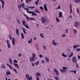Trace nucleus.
I'll use <instances>...</instances> for the list:
<instances>
[{
  "label": "nucleus",
  "instance_id": "nucleus-1",
  "mask_svg": "<svg viewBox=\"0 0 80 80\" xmlns=\"http://www.w3.org/2000/svg\"><path fill=\"white\" fill-rule=\"evenodd\" d=\"M25 4L23 3H22L21 5H18V6L20 8H22V7H23V8L24 10H28V8H26L24 7H25Z\"/></svg>",
  "mask_w": 80,
  "mask_h": 80
},
{
  "label": "nucleus",
  "instance_id": "nucleus-2",
  "mask_svg": "<svg viewBox=\"0 0 80 80\" xmlns=\"http://www.w3.org/2000/svg\"><path fill=\"white\" fill-rule=\"evenodd\" d=\"M72 61L73 63H77V60L76 58V57L75 56H73L72 59Z\"/></svg>",
  "mask_w": 80,
  "mask_h": 80
},
{
  "label": "nucleus",
  "instance_id": "nucleus-3",
  "mask_svg": "<svg viewBox=\"0 0 80 80\" xmlns=\"http://www.w3.org/2000/svg\"><path fill=\"white\" fill-rule=\"evenodd\" d=\"M41 19L42 22L43 23H45V22H47V18H45L44 17H42Z\"/></svg>",
  "mask_w": 80,
  "mask_h": 80
},
{
  "label": "nucleus",
  "instance_id": "nucleus-4",
  "mask_svg": "<svg viewBox=\"0 0 80 80\" xmlns=\"http://www.w3.org/2000/svg\"><path fill=\"white\" fill-rule=\"evenodd\" d=\"M26 77L28 80H31L32 79V77L31 76L30 78V76H29V75L28 74H27L26 75Z\"/></svg>",
  "mask_w": 80,
  "mask_h": 80
},
{
  "label": "nucleus",
  "instance_id": "nucleus-5",
  "mask_svg": "<svg viewBox=\"0 0 80 80\" xmlns=\"http://www.w3.org/2000/svg\"><path fill=\"white\" fill-rule=\"evenodd\" d=\"M80 23L78 22H74V27H78L79 26Z\"/></svg>",
  "mask_w": 80,
  "mask_h": 80
},
{
  "label": "nucleus",
  "instance_id": "nucleus-6",
  "mask_svg": "<svg viewBox=\"0 0 80 80\" xmlns=\"http://www.w3.org/2000/svg\"><path fill=\"white\" fill-rule=\"evenodd\" d=\"M6 43L7 44V46L8 48H11V46H10V44L9 43V41L8 40L6 41Z\"/></svg>",
  "mask_w": 80,
  "mask_h": 80
},
{
  "label": "nucleus",
  "instance_id": "nucleus-7",
  "mask_svg": "<svg viewBox=\"0 0 80 80\" xmlns=\"http://www.w3.org/2000/svg\"><path fill=\"white\" fill-rule=\"evenodd\" d=\"M52 43L53 44V45H54V46H56L58 44V43L57 42H55V40H53L52 42Z\"/></svg>",
  "mask_w": 80,
  "mask_h": 80
},
{
  "label": "nucleus",
  "instance_id": "nucleus-8",
  "mask_svg": "<svg viewBox=\"0 0 80 80\" xmlns=\"http://www.w3.org/2000/svg\"><path fill=\"white\" fill-rule=\"evenodd\" d=\"M1 2L2 3V7L4 9V5H5V2L2 0H0Z\"/></svg>",
  "mask_w": 80,
  "mask_h": 80
},
{
  "label": "nucleus",
  "instance_id": "nucleus-9",
  "mask_svg": "<svg viewBox=\"0 0 80 80\" xmlns=\"http://www.w3.org/2000/svg\"><path fill=\"white\" fill-rule=\"evenodd\" d=\"M55 72L56 73V75H59V72H58V71L55 68L54 70Z\"/></svg>",
  "mask_w": 80,
  "mask_h": 80
},
{
  "label": "nucleus",
  "instance_id": "nucleus-10",
  "mask_svg": "<svg viewBox=\"0 0 80 80\" xmlns=\"http://www.w3.org/2000/svg\"><path fill=\"white\" fill-rule=\"evenodd\" d=\"M44 8L46 12H47V11H48V9H47V5H46V4L45 3L44 4Z\"/></svg>",
  "mask_w": 80,
  "mask_h": 80
},
{
  "label": "nucleus",
  "instance_id": "nucleus-11",
  "mask_svg": "<svg viewBox=\"0 0 80 80\" xmlns=\"http://www.w3.org/2000/svg\"><path fill=\"white\" fill-rule=\"evenodd\" d=\"M35 56H36V54L35 53H32V57L36 59V58L35 57Z\"/></svg>",
  "mask_w": 80,
  "mask_h": 80
},
{
  "label": "nucleus",
  "instance_id": "nucleus-12",
  "mask_svg": "<svg viewBox=\"0 0 80 80\" xmlns=\"http://www.w3.org/2000/svg\"><path fill=\"white\" fill-rule=\"evenodd\" d=\"M35 59H34V58L31 57L30 58V62H34V61H35Z\"/></svg>",
  "mask_w": 80,
  "mask_h": 80
},
{
  "label": "nucleus",
  "instance_id": "nucleus-13",
  "mask_svg": "<svg viewBox=\"0 0 80 80\" xmlns=\"http://www.w3.org/2000/svg\"><path fill=\"white\" fill-rule=\"evenodd\" d=\"M14 65L15 66V67H17V68H18V69H19L20 68L19 67V66H18V64L15 63H13Z\"/></svg>",
  "mask_w": 80,
  "mask_h": 80
},
{
  "label": "nucleus",
  "instance_id": "nucleus-14",
  "mask_svg": "<svg viewBox=\"0 0 80 80\" xmlns=\"http://www.w3.org/2000/svg\"><path fill=\"white\" fill-rule=\"evenodd\" d=\"M64 72H66L67 71V70H68V68H66L65 67H63L62 68Z\"/></svg>",
  "mask_w": 80,
  "mask_h": 80
},
{
  "label": "nucleus",
  "instance_id": "nucleus-15",
  "mask_svg": "<svg viewBox=\"0 0 80 80\" xmlns=\"http://www.w3.org/2000/svg\"><path fill=\"white\" fill-rule=\"evenodd\" d=\"M78 47H80V46L79 45H74L73 46V48L74 49H76Z\"/></svg>",
  "mask_w": 80,
  "mask_h": 80
},
{
  "label": "nucleus",
  "instance_id": "nucleus-16",
  "mask_svg": "<svg viewBox=\"0 0 80 80\" xmlns=\"http://www.w3.org/2000/svg\"><path fill=\"white\" fill-rule=\"evenodd\" d=\"M44 58L47 62H48V63L49 62V59H48V58L47 57H44Z\"/></svg>",
  "mask_w": 80,
  "mask_h": 80
},
{
  "label": "nucleus",
  "instance_id": "nucleus-17",
  "mask_svg": "<svg viewBox=\"0 0 80 80\" xmlns=\"http://www.w3.org/2000/svg\"><path fill=\"white\" fill-rule=\"evenodd\" d=\"M16 32L17 35H19V30H18V29H16Z\"/></svg>",
  "mask_w": 80,
  "mask_h": 80
},
{
  "label": "nucleus",
  "instance_id": "nucleus-18",
  "mask_svg": "<svg viewBox=\"0 0 80 80\" xmlns=\"http://www.w3.org/2000/svg\"><path fill=\"white\" fill-rule=\"evenodd\" d=\"M12 43L13 45H15V38H12Z\"/></svg>",
  "mask_w": 80,
  "mask_h": 80
},
{
  "label": "nucleus",
  "instance_id": "nucleus-19",
  "mask_svg": "<svg viewBox=\"0 0 80 80\" xmlns=\"http://www.w3.org/2000/svg\"><path fill=\"white\" fill-rule=\"evenodd\" d=\"M70 13H72V4H70Z\"/></svg>",
  "mask_w": 80,
  "mask_h": 80
},
{
  "label": "nucleus",
  "instance_id": "nucleus-20",
  "mask_svg": "<svg viewBox=\"0 0 80 80\" xmlns=\"http://www.w3.org/2000/svg\"><path fill=\"white\" fill-rule=\"evenodd\" d=\"M6 73L7 75H12V73L10 71L7 72Z\"/></svg>",
  "mask_w": 80,
  "mask_h": 80
},
{
  "label": "nucleus",
  "instance_id": "nucleus-21",
  "mask_svg": "<svg viewBox=\"0 0 80 80\" xmlns=\"http://www.w3.org/2000/svg\"><path fill=\"white\" fill-rule=\"evenodd\" d=\"M35 11L36 13H40V11H39L37 8H36V10H35Z\"/></svg>",
  "mask_w": 80,
  "mask_h": 80
},
{
  "label": "nucleus",
  "instance_id": "nucleus-22",
  "mask_svg": "<svg viewBox=\"0 0 80 80\" xmlns=\"http://www.w3.org/2000/svg\"><path fill=\"white\" fill-rule=\"evenodd\" d=\"M9 60L10 64L12 65V64H13V61L12 60V59L9 58Z\"/></svg>",
  "mask_w": 80,
  "mask_h": 80
},
{
  "label": "nucleus",
  "instance_id": "nucleus-23",
  "mask_svg": "<svg viewBox=\"0 0 80 80\" xmlns=\"http://www.w3.org/2000/svg\"><path fill=\"white\" fill-rule=\"evenodd\" d=\"M74 1L77 3H80V0H74Z\"/></svg>",
  "mask_w": 80,
  "mask_h": 80
},
{
  "label": "nucleus",
  "instance_id": "nucleus-24",
  "mask_svg": "<svg viewBox=\"0 0 80 80\" xmlns=\"http://www.w3.org/2000/svg\"><path fill=\"white\" fill-rule=\"evenodd\" d=\"M22 25L23 26H25V23H26V22L25 20H22Z\"/></svg>",
  "mask_w": 80,
  "mask_h": 80
},
{
  "label": "nucleus",
  "instance_id": "nucleus-25",
  "mask_svg": "<svg viewBox=\"0 0 80 80\" xmlns=\"http://www.w3.org/2000/svg\"><path fill=\"white\" fill-rule=\"evenodd\" d=\"M35 75L36 77H40L41 75L39 72H37L35 74Z\"/></svg>",
  "mask_w": 80,
  "mask_h": 80
},
{
  "label": "nucleus",
  "instance_id": "nucleus-26",
  "mask_svg": "<svg viewBox=\"0 0 80 80\" xmlns=\"http://www.w3.org/2000/svg\"><path fill=\"white\" fill-rule=\"evenodd\" d=\"M7 66H8V67L9 68H10V69H13V68H12V66H11L10 65L8 64V63H7Z\"/></svg>",
  "mask_w": 80,
  "mask_h": 80
},
{
  "label": "nucleus",
  "instance_id": "nucleus-27",
  "mask_svg": "<svg viewBox=\"0 0 80 80\" xmlns=\"http://www.w3.org/2000/svg\"><path fill=\"white\" fill-rule=\"evenodd\" d=\"M42 48L44 50H45L47 49V47L45 45H43Z\"/></svg>",
  "mask_w": 80,
  "mask_h": 80
},
{
  "label": "nucleus",
  "instance_id": "nucleus-28",
  "mask_svg": "<svg viewBox=\"0 0 80 80\" xmlns=\"http://www.w3.org/2000/svg\"><path fill=\"white\" fill-rule=\"evenodd\" d=\"M61 55L62 56V57H67V55H65L64 53H62L61 54Z\"/></svg>",
  "mask_w": 80,
  "mask_h": 80
},
{
  "label": "nucleus",
  "instance_id": "nucleus-29",
  "mask_svg": "<svg viewBox=\"0 0 80 80\" xmlns=\"http://www.w3.org/2000/svg\"><path fill=\"white\" fill-rule=\"evenodd\" d=\"M32 16H37V15H38L36 14H35V12H32Z\"/></svg>",
  "mask_w": 80,
  "mask_h": 80
},
{
  "label": "nucleus",
  "instance_id": "nucleus-30",
  "mask_svg": "<svg viewBox=\"0 0 80 80\" xmlns=\"http://www.w3.org/2000/svg\"><path fill=\"white\" fill-rule=\"evenodd\" d=\"M27 12V13H29L30 14H32V13L33 12H32L31 11H29V9H28V10H26Z\"/></svg>",
  "mask_w": 80,
  "mask_h": 80
},
{
  "label": "nucleus",
  "instance_id": "nucleus-31",
  "mask_svg": "<svg viewBox=\"0 0 80 80\" xmlns=\"http://www.w3.org/2000/svg\"><path fill=\"white\" fill-rule=\"evenodd\" d=\"M62 17V13L61 12H59V18H60V17Z\"/></svg>",
  "mask_w": 80,
  "mask_h": 80
},
{
  "label": "nucleus",
  "instance_id": "nucleus-32",
  "mask_svg": "<svg viewBox=\"0 0 80 80\" xmlns=\"http://www.w3.org/2000/svg\"><path fill=\"white\" fill-rule=\"evenodd\" d=\"M72 56H73V53L72 52H71V54L70 55L68 56V57H69V58H71V57H72Z\"/></svg>",
  "mask_w": 80,
  "mask_h": 80
},
{
  "label": "nucleus",
  "instance_id": "nucleus-33",
  "mask_svg": "<svg viewBox=\"0 0 80 80\" xmlns=\"http://www.w3.org/2000/svg\"><path fill=\"white\" fill-rule=\"evenodd\" d=\"M22 29L24 34H26V32L25 31V28H22Z\"/></svg>",
  "mask_w": 80,
  "mask_h": 80
},
{
  "label": "nucleus",
  "instance_id": "nucleus-34",
  "mask_svg": "<svg viewBox=\"0 0 80 80\" xmlns=\"http://www.w3.org/2000/svg\"><path fill=\"white\" fill-rule=\"evenodd\" d=\"M56 21L57 22H58V23L59 22H60V19H59V18H56Z\"/></svg>",
  "mask_w": 80,
  "mask_h": 80
},
{
  "label": "nucleus",
  "instance_id": "nucleus-35",
  "mask_svg": "<svg viewBox=\"0 0 80 80\" xmlns=\"http://www.w3.org/2000/svg\"><path fill=\"white\" fill-rule=\"evenodd\" d=\"M43 35H44V34L43 33H41L40 34V37H42V38H45V37H44V36H43Z\"/></svg>",
  "mask_w": 80,
  "mask_h": 80
},
{
  "label": "nucleus",
  "instance_id": "nucleus-36",
  "mask_svg": "<svg viewBox=\"0 0 80 80\" xmlns=\"http://www.w3.org/2000/svg\"><path fill=\"white\" fill-rule=\"evenodd\" d=\"M32 39L30 38V40H28V42L29 43H32Z\"/></svg>",
  "mask_w": 80,
  "mask_h": 80
},
{
  "label": "nucleus",
  "instance_id": "nucleus-37",
  "mask_svg": "<svg viewBox=\"0 0 80 80\" xmlns=\"http://www.w3.org/2000/svg\"><path fill=\"white\" fill-rule=\"evenodd\" d=\"M36 65H39V62L38 61H37L36 62H35Z\"/></svg>",
  "mask_w": 80,
  "mask_h": 80
},
{
  "label": "nucleus",
  "instance_id": "nucleus-38",
  "mask_svg": "<svg viewBox=\"0 0 80 80\" xmlns=\"http://www.w3.org/2000/svg\"><path fill=\"white\" fill-rule=\"evenodd\" d=\"M21 36H22V39H23V38H24V35H23V34L22 33H21Z\"/></svg>",
  "mask_w": 80,
  "mask_h": 80
},
{
  "label": "nucleus",
  "instance_id": "nucleus-39",
  "mask_svg": "<svg viewBox=\"0 0 80 80\" xmlns=\"http://www.w3.org/2000/svg\"><path fill=\"white\" fill-rule=\"evenodd\" d=\"M28 7L29 8H35L34 6H28Z\"/></svg>",
  "mask_w": 80,
  "mask_h": 80
},
{
  "label": "nucleus",
  "instance_id": "nucleus-40",
  "mask_svg": "<svg viewBox=\"0 0 80 80\" xmlns=\"http://www.w3.org/2000/svg\"><path fill=\"white\" fill-rule=\"evenodd\" d=\"M73 31L75 34H77V30L74 29H73Z\"/></svg>",
  "mask_w": 80,
  "mask_h": 80
},
{
  "label": "nucleus",
  "instance_id": "nucleus-41",
  "mask_svg": "<svg viewBox=\"0 0 80 80\" xmlns=\"http://www.w3.org/2000/svg\"><path fill=\"white\" fill-rule=\"evenodd\" d=\"M39 2V0H37V1H36L35 2V3L36 5H38V3Z\"/></svg>",
  "mask_w": 80,
  "mask_h": 80
},
{
  "label": "nucleus",
  "instance_id": "nucleus-42",
  "mask_svg": "<svg viewBox=\"0 0 80 80\" xmlns=\"http://www.w3.org/2000/svg\"><path fill=\"white\" fill-rule=\"evenodd\" d=\"M24 27H26V28H27L28 29H30V28H29V27L28 26L27 24H26V25H25Z\"/></svg>",
  "mask_w": 80,
  "mask_h": 80
},
{
  "label": "nucleus",
  "instance_id": "nucleus-43",
  "mask_svg": "<svg viewBox=\"0 0 80 80\" xmlns=\"http://www.w3.org/2000/svg\"><path fill=\"white\" fill-rule=\"evenodd\" d=\"M1 68H2V69H3V68H5V65L3 64H2V67Z\"/></svg>",
  "mask_w": 80,
  "mask_h": 80
},
{
  "label": "nucleus",
  "instance_id": "nucleus-44",
  "mask_svg": "<svg viewBox=\"0 0 80 80\" xmlns=\"http://www.w3.org/2000/svg\"><path fill=\"white\" fill-rule=\"evenodd\" d=\"M17 22L18 23H19V24H20L21 23V22H20V21L19 20H17Z\"/></svg>",
  "mask_w": 80,
  "mask_h": 80
},
{
  "label": "nucleus",
  "instance_id": "nucleus-45",
  "mask_svg": "<svg viewBox=\"0 0 80 80\" xmlns=\"http://www.w3.org/2000/svg\"><path fill=\"white\" fill-rule=\"evenodd\" d=\"M76 11H77V13L78 14H79V10L78 9V8H76Z\"/></svg>",
  "mask_w": 80,
  "mask_h": 80
},
{
  "label": "nucleus",
  "instance_id": "nucleus-46",
  "mask_svg": "<svg viewBox=\"0 0 80 80\" xmlns=\"http://www.w3.org/2000/svg\"><path fill=\"white\" fill-rule=\"evenodd\" d=\"M30 20H35V19L33 18H29Z\"/></svg>",
  "mask_w": 80,
  "mask_h": 80
},
{
  "label": "nucleus",
  "instance_id": "nucleus-47",
  "mask_svg": "<svg viewBox=\"0 0 80 80\" xmlns=\"http://www.w3.org/2000/svg\"><path fill=\"white\" fill-rule=\"evenodd\" d=\"M26 3H29L30 2H31L32 0H26Z\"/></svg>",
  "mask_w": 80,
  "mask_h": 80
},
{
  "label": "nucleus",
  "instance_id": "nucleus-48",
  "mask_svg": "<svg viewBox=\"0 0 80 80\" xmlns=\"http://www.w3.org/2000/svg\"><path fill=\"white\" fill-rule=\"evenodd\" d=\"M60 71H61V73H64V71H63V70H62V69H60Z\"/></svg>",
  "mask_w": 80,
  "mask_h": 80
},
{
  "label": "nucleus",
  "instance_id": "nucleus-49",
  "mask_svg": "<svg viewBox=\"0 0 80 80\" xmlns=\"http://www.w3.org/2000/svg\"><path fill=\"white\" fill-rule=\"evenodd\" d=\"M65 33L66 34H67L68 33V29H66Z\"/></svg>",
  "mask_w": 80,
  "mask_h": 80
},
{
  "label": "nucleus",
  "instance_id": "nucleus-50",
  "mask_svg": "<svg viewBox=\"0 0 80 80\" xmlns=\"http://www.w3.org/2000/svg\"><path fill=\"white\" fill-rule=\"evenodd\" d=\"M55 79L56 80H60V79L59 78H58V77H55Z\"/></svg>",
  "mask_w": 80,
  "mask_h": 80
},
{
  "label": "nucleus",
  "instance_id": "nucleus-51",
  "mask_svg": "<svg viewBox=\"0 0 80 80\" xmlns=\"http://www.w3.org/2000/svg\"><path fill=\"white\" fill-rule=\"evenodd\" d=\"M13 62L14 63H18V61L15 60H14Z\"/></svg>",
  "mask_w": 80,
  "mask_h": 80
},
{
  "label": "nucleus",
  "instance_id": "nucleus-52",
  "mask_svg": "<svg viewBox=\"0 0 80 80\" xmlns=\"http://www.w3.org/2000/svg\"><path fill=\"white\" fill-rule=\"evenodd\" d=\"M13 70L14 71H15V73H17V70H16V69H15V68H14Z\"/></svg>",
  "mask_w": 80,
  "mask_h": 80
},
{
  "label": "nucleus",
  "instance_id": "nucleus-53",
  "mask_svg": "<svg viewBox=\"0 0 80 80\" xmlns=\"http://www.w3.org/2000/svg\"><path fill=\"white\" fill-rule=\"evenodd\" d=\"M76 67L77 68H78V67H79V66H78V64L77 63L76 64Z\"/></svg>",
  "mask_w": 80,
  "mask_h": 80
},
{
  "label": "nucleus",
  "instance_id": "nucleus-54",
  "mask_svg": "<svg viewBox=\"0 0 80 80\" xmlns=\"http://www.w3.org/2000/svg\"><path fill=\"white\" fill-rule=\"evenodd\" d=\"M62 37H65V34H63L61 35Z\"/></svg>",
  "mask_w": 80,
  "mask_h": 80
},
{
  "label": "nucleus",
  "instance_id": "nucleus-55",
  "mask_svg": "<svg viewBox=\"0 0 80 80\" xmlns=\"http://www.w3.org/2000/svg\"><path fill=\"white\" fill-rule=\"evenodd\" d=\"M39 8L40 9H41L42 10H43V8H42V7L40 6L39 7Z\"/></svg>",
  "mask_w": 80,
  "mask_h": 80
},
{
  "label": "nucleus",
  "instance_id": "nucleus-56",
  "mask_svg": "<svg viewBox=\"0 0 80 80\" xmlns=\"http://www.w3.org/2000/svg\"><path fill=\"white\" fill-rule=\"evenodd\" d=\"M76 50L77 52H79V51H80V49L78 48H77L76 49Z\"/></svg>",
  "mask_w": 80,
  "mask_h": 80
},
{
  "label": "nucleus",
  "instance_id": "nucleus-57",
  "mask_svg": "<svg viewBox=\"0 0 80 80\" xmlns=\"http://www.w3.org/2000/svg\"><path fill=\"white\" fill-rule=\"evenodd\" d=\"M26 18L28 21H29V18L27 16L26 17Z\"/></svg>",
  "mask_w": 80,
  "mask_h": 80
},
{
  "label": "nucleus",
  "instance_id": "nucleus-58",
  "mask_svg": "<svg viewBox=\"0 0 80 80\" xmlns=\"http://www.w3.org/2000/svg\"><path fill=\"white\" fill-rule=\"evenodd\" d=\"M8 38L10 39V40H12V37H11V36H9Z\"/></svg>",
  "mask_w": 80,
  "mask_h": 80
},
{
  "label": "nucleus",
  "instance_id": "nucleus-59",
  "mask_svg": "<svg viewBox=\"0 0 80 80\" xmlns=\"http://www.w3.org/2000/svg\"><path fill=\"white\" fill-rule=\"evenodd\" d=\"M39 57L40 58H42V57H43V56H42V54H40V55H39Z\"/></svg>",
  "mask_w": 80,
  "mask_h": 80
},
{
  "label": "nucleus",
  "instance_id": "nucleus-60",
  "mask_svg": "<svg viewBox=\"0 0 80 80\" xmlns=\"http://www.w3.org/2000/svg\"><path fill=\"white\" fill-rule=\"evenodd\" d=\"M18 9H19L20 12H21V10H20V8L19 6H18Z\"/></svg>",
  "mask_w": 80,
  "mask_h": 80
},
{
  "label": "nucleus",
  "instance_id": "nucleus-61",
  "mask_svg": "<svg viewBox=\"0 0 80 80\" xmlns=\"http://www.w3.org/2000/svg\"><path fill=\"white\" fill-rule=\"evenodd\" d=\"M42 63H45V60H42Z\"/></svg>",
  "mask_w": 80,
  "mask_h": 80
},
{
  "label": "nucleus",
  "instance_id": "nucleus-62",
  "mask_svg": "<svg viewBox=\"0 0 80 80\" xmlns=\"http://www.w3.org/2000/svg\"><path fill=\"white\" fill-rule=\"evenodd\" d=\"M40 79L38 77H36V80H39Z\"/></svg>",
  "mask_w": 80,
  "mask_h": 80
},
{
  "label": "nucleus",
  "instance_id": "nucleus-63",
  "mask_svg": "<svg viewBox=\"0 0 80 80\" xmlns=\"http://www.w3.org/2000/svg\"><path fill=\"white\" fill-rule=\"evenodd\" d=\"M21 56H22V54H19L18 55V57H21Z\"/></svg>",
  "mask_w": 80,
  "mask_h": 80
},
{
  "label": "nucleus",
  "instance_id": "nucleus-64",
  "mask_svg": "<svg viewBox=\"0 0 80 80\" xmlns=\"http://www.w3.org/2000/svg\"><path fill=\"white\" fill-rule=\"evenodd\" d=\"M78 59H80V56H78Z\"/></svg>",
  "mask_w": 80,
  "mask_h": 80
}]
</instances>
